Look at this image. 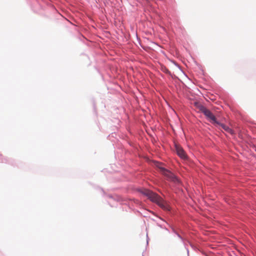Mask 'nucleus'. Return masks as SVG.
I'll use <instances>...</instances> for the list:
<instances>
[{"mask_svg":"<svg viewBox=\"0 0 256 256\" xmlns=\"http://www.w3.org/2000/svg\"><path fill=\"white\" fill-rule=\"evenodd\" d=\"M197 108L202 112L208 118L210 122L214 124H218V122H217L215 116L212 114V112L207 109L205 106L202 105L201 104H197Z\"/></svg>","mask_w":256,"mask_h":256,"instance_id":"3","label":"nucleus"},{"mask_svg":"<svg viewBox=\"0 0 256 256\" xmlns=\"http://www.w3.org/2000/svg\"><path fill=\"white\" fill-rule=\"evenodd\" d=\"M175 147L178 155L182 159H186L187 156L182 148L177 144H176Z\"/></svg>","mask_w":256,"mask_h":256,"instance_id":"4","label":"nucleus"},{"mask_svg":"<svg viewBox=\"0 0 256 256\" xmlns=\"http://www.w3.org/2000/svg\"><path fill=\"white\" fill-rule=\"evenodd\" d=\"M156 166H158L160 173L165 177V178L169 181L175 183L179 182V180L177 177L170 171L162 166V164L156 162Z\"/></svg>","mask_w":256,"mask_h":256,"instance_id":"2","label":"nucleus"},{"mask_svg":"<svg viewBox=\"0 0 256 256\" xmlns=\"http://www.w3.org/2000/svg\"><path fill=\"white\" fill-rule=\"evenodd\" d=\"M218 124L220 125L227 132L230 134H234V130L230 128L228 126L224 124H220L219 122Z\"/></svg>","mask_w":256,"mask_h":256,"instance_id":"5","label":"nucleus"},{"mask_svg":"<svg viewBox=\"0 0 256 256\" xmlns=\"http://www.w3.org/2000/svg\"><path fill=\"white\" fill-rule=\"evenodd\" d=\"M144 194L147 196L152 201L156 202L163 209L168 210H170L169 206L166 202L156 193L148 190H145Z\"/></svg>","mask_w":256,"mask_h":256,"instance_id":"1","label":"nucleus"}]
</instances>
